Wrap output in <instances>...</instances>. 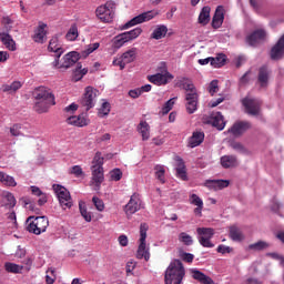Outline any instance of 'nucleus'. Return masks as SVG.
I'll return each mask as SVG.
<instances>
[{
	"label": "nucleus",
	"instance_id": "nucleus-1",
	"mask_svg": "<svg viewBox=\"0 0 284 284\" xmlns=\"http://www.w3.org/2000/svg\"><path fill=\"white\" fill-rule=\"evenodd\" d=\"M32 97L34 99L33 110L38 114H45L52 105H57L54 94L45 87L36 88L32 92Z\"/></svg>",
	"mask_w": 284,
	"mask_h": 284
},
{
	"label": "nucleus",
	"instance_id": "nucleus-2",
	"mask_svg": "<svg viewBox=\"0 0 284 284\" xmlns=\"http://www.w3.org/2000/svg\"><path fill=\"white\" fill-rule=\"evenodd\" d=\"M185 277V267L180 260H174L164 273L165 284H181Z\"/></svg>",
	"mask_w": 284,
	"mask_h": 284
},
{
	"label": "nucleus",
	"instance_id": "nucleus-3",
	"mask_svg": "<svg viewBox=\"0 0 284 284\" xmlns=\"http://www.w3.org/2000/svg\"><path fill=\"white\" fill-rule=\"evenodd\" d=\"M27 223H29L27 226L28 232L36 234L37 236H39V234H43L50 225V221L47 216H29Z\"/></svg>",
	"mask_w": 284,
	"mask_h": 284
},
{
	"label": "nucleus",
	"instance_id": "nucleus-4",
	"mask_svg": "<svg viewBox=\"0 0 284 284\" xmlns=\"http://www.w3.org/2000/svg\"><path fill=\"white\" fill-rule=\"evenodd\" d=\"M99 90L94 89V87H87L84 89V93L82 98L80 99V105L85 110V112H89V110H92L97 105V100L99 99Z\"/></svg>",
	"mask_w": 284,
	"mask_h": 284
},
{
	"label": "nucleus",
	"instance_id": "nucleus-5",
	"mask_svg": "<svg viewBox=\"0 0 284 284\" xmlns=\"http://www.w3.org/2000/svg\"><path fill=\"white\" fill-rule=\"evenodd\" d=\"M148 224L142 223L140 225V245L136 252V258H144V261H150V248L145 244V239H148Z\"/></svg>",
	"mask_w": 284,
	"mask_h": 284
},
{
	"label": "nucleus",
	"instance_id": "nucleus-6",
	"mask_svg": "<svg viewBox=\"0 0 284 284\" xmlns=\"http://www.w3.org/2000/svg\"><path fill=\"white\" fill-rule=\"evenodd\" d=\"M197 241L202 247H214V243H212V239H214V229L212 227H197L196 229Z\"/></svg>",
	"mask_w": 284,
	"mask_h": 284
},
{
	"label": "nucleus",
	"instance_id": "nucleus-7",
	"mask_svg": "<svg viewBox=\"0 0 284 284\" xmlns=\"http://www.w3.org/2000/svg\"><path fill=\"white\" fill-rule=\"evenodd\" d=\"M53 190L59 199L61 207L70 210V207H72V196L70 195V191L59 184H53Z\"/></svg>",
	"mask_w": 284,
	"mask_h": 284
},
{
	"label": "nucleus",
	"instance_id": "nucleus-8",
	"mask_svg": "<svg viewBox=\"0 0 284 284\" xmlns=\"http://www.w3.org/2000/svg\"><path fill=\"white\" fill-rule=\"evenodd\" d=\"M161 72L162 73L149 75L148 81H150V83H154V85H168V80L170 79L172 81V79H174V75L168 71L164 63L161 67Z\"/></svg>",
	"mask_w": 284,
	"mask_h": 284
},
{
	"label": "nucleus",
	"instance_id": "nucleus-9",
	"mask_svg": "<svg viewBox=\"0 0 284 284\" xmlns=\"http://www.w3.org/2000/svg\"><path fill=\"white\" fill-rule=\"evenodd\" d=\"M136 61V48L125 51L120 58L113 60V65H118L120 70H125L128 63Z\"/></svg>",
	"mask_w": 284,
	"mask_h": 284
},
{
	"label": "nucleus",
	"instance_id": "nucleus-10",
	"mask_svg": "<svg viewBox=\"0 0 284 284\" xmlns=\"http://www.w3.org/2000/svg\"><path fill=\"white\" fill-rule=\"evenodd\" d=\"M203 123L206 125H213L216 130H225V119L221 112H213L210 115L203 118Z\"/></svg>",
	"mask_w": 284,
	"mask_h": 284
},
{
	"label": "nucleus",
	"instance_id": "nucleus-11",
	"mask_svg": "<svg viewBox=\"0 0 284 284\" xmlns=\"http://www.w3.org/2000/svg\"><path fill=\"white\" fill-rule=\"evenodd\" d=\"M155 17L156 13H154V11L143 12L123 24L121 30H128L130 28H133V26H139V23H145V21H152V19H154Z\"/></svg>",
	"mask_w": 284,
	"mask_h": 284
},
{
	"label": "nucleus",
	"instance_id": "nucleus-12",
	"mask_svg": "<svg viewBox=\"0 0 284 284\" xmlns=\"http://www.w3.org/2000/svg\"><path fill=\"white\" fill-rule=\"evenodd\" d=\"M242 104L244 105L247 114H251V116H258L262 105L258 99L244 98L242 100Z\"/></svg>",
	"mask_w": 284,
	"mask_h": 284
},
{
	"label": "nucleus",
	"instance_id": "nucleus-13",
	"mask_svg": "<svg viewBox=\"0 0 284 284\" xmlns=\"http://www.w3.org/2000/svg\"><path fill=\"white\" fill-rule=\"evenodd\" d=\"M141 210V196L139 193H134L131 195L129 203L124 207V212L126 216H132V214H136Z\"/></svg>",
	"mask_w": 284,
	"mask_h": 284
},
{
	"label": "nucleus",
	"instance_id": "nucleus-14",
	"mask_svg": "<svg viewBox=\"0 0 284 284\" xmlns=\"http://www.w3.org/2000/svg\"><path fill=\"white\" fill-rule=\"evenodd\" d=\"M49 52H54L55 60L53 61V68L59 65V59H61V54H63L64 50L63 47L59 43V37H53L48 47Z\"/></svg>",
	"mask_w": 284,
	"mask_h": 284
},
{
	"label": "nucleus",
	"instance_id": "nucleus-15",
	"mask_svg": "<svg viewBox=\"0 0 284 284\" xmlns=\"http://www.w3.org/2000/svg\"><path fill=\"white\" fill-rule=\"evenodd\" d=\"M266 37L265 29H257L246 37V43L252 48H256L261 41H265Z\"/></svg>",
	"mask_w": 284,
	"mask_h": 284
},
{
	"label": "nucleus",
	"instance_id": "nucleus-16",
	"mask_svg": "<svg viewBox=\"0 0 284 284\" xmlns=\"http://www.w3.org/2000/svg\"><path fill=\"white\" fill-rule=\"evenodd\" d=\"M272 77V71L270 67L262 65L257 71V83L260 88H267L270 85V78Z\"/></svg>",
	"mask_w": 284,
	"mask_h": 284
},
{
	"label": "nucleus",
	"instance_id": "nucleus-17",
	"mask_svg": "<svg viewBox=\"0 0 284 284\" xmlns=\"http://www.w3.org/2000/svg\"><path fill=\"white\" fill-rule=\"evenodd\" d=\"M79 59H81L79 52L71 51L63 57L62 64H58L55 68H58L59 70H68L69 68H72V65H74V63H77Z\"/></svg>",
	"mask_w": 284,
	"mask_h": 284
},
{
	"label": "nucleus",
	"instance_id": "nucleus-18",
	"mask_svg": "<svg viewBox=\"0 0 284 284\" xmlns=\"http://www.w3.org/2000/svg\"><path fill=\"white\" fill-rule=\"evenodd\" d=\"M185 108L187 114H194L199 110V93L185 94Z\"/></svg>",
	"mask_w": 284,
	"mask_h": 284
},
{
	"label": "nucleus",
	"instance_id": "nucleus-19",
	"mask_svg": "<svg viewBox=\"0 0 284 284\" xmlns=\"http://www.w3.org/2000/svg\"><path fill=\"white\" fill-rule=\"evenodd\" d=\"M252 128V124L246 121L235 122L232 128L229 129V132L233 134V136H241L244 132H247Z\"/></svg>",
	"mask_w": 284,
	"mask_h": 284
},
{
	"label": "nucleus",
	"instance_id": "nucleus-20",
	"mask_svg": "<svg viewBox=\"0 0 284 284\" xmlns=\"http://www.w3.org/2000/svg\"><path fill=\"white\" fill-rule=\"evenodd\" d=\"M284 55V34L278 39L276 44L271 49V59L273 61H278L283 59Z\"/></svg>",
	"mask_w": 284,
	"mask_h": 284
},
{
	"label": "nucleus",
	"instance_id": "nucleus-21",
	"mask_svg": "<svg viewBox=\"0 0 284 284\" xmlns=\"http://www.w3.org/2000/svg\"><path fill=\"white\" fill-rule=\"evenodd\" d=\"M0 42L9 52H17V41L8 32H0Z\"/></svg>",
	"mask_w": 284,
	"mask_h": 284
},
{
	"label": "nucleus",
	"instance_id": "nucleus-22",
	"mask_svg": "<svg viewBox=\"0 0 284 284\" xmlns=\"http://www.w3.org/2000/svg\"><path fill=\"white\" fill-rule=\"evenodd\" d=\"M223 21H225V9L223 6H219L212 19V28H214V30H219V28L223 26Z\"/></svg>",
	"mask_w": 284,
	"mask_h": 284
},
{
	"label": "nucleus",
	"instance_id": "nucleus-23",
	"mask_svg": "<svg viewBox=\"0 0 284 284\" xmlns=\"http://www.w3.org/2000/svg\"><path fill=\"white\" fill-rule=\"evenodd\" d=\"M204 185L209 190H214L216 192L219 190H225V187H229L230 181H227V180H206L204 182Z\"/></svg>",
	"mask_w": 284,
	"mask_h": 284
},
{
	"label": "nucleus",
	"instance_id": "nucleus-24",
	"mask_svg": "<svg viewBox=\"0 0 284 284\" xmlns=\"http://www.w3.org/2000/svg\"><path fill=\"white\" fill-rule=\"evenodd\" d=\"M175 161V172L178 179H181V181H187V169L185 168V161H183L181 156H176Z\"/></svg>",
	"mask_w": 284,
	"mask_h": 284
},
{
	"label": "nucleus",
	"instance_id": "nucleus-25",
	"mask_svg": "<svg viewBox=\"0 0 284 284\" xmlns=\"http://www.w3.org/2000/svg\"><path fill=\"white\" fill-rule=\"evenodd\" d=\"M69 125H75V128H85L90 125V120L85 115H72L67 119Z\"/></svg>",
	"mask_w": 284,
	"mask_h": 284
},
{
	"label": "nucleus",
	"instance_id": "nucleus-26",
	"mask_svg": "<svg viewBox=\"0 0 284 284\" xmlns=\"http://www.w3.org/2000/svg\"><path fill=\"white\" fill-rule=\"evenodd\" d=\"M95 13L102 23H110L112 22V19H114V14L110 10L105 9V7H98Z\"/></svg>",
	"mask_w": 284,
	"mask_h": 284
},
{
	"label": "nucleus",
	"instance_id": "nucleus-27",
	"mask_svg": "<svg viewBox=\"0 0 284 284\" xmlns=\"http://www.w3.org/2000/svg\"><path fill=\"white\" fill-rule=\"evenodd\" d=\"M220 163L224 170H230V168H236L239 165V159L236 155H223L220 159Z\"/></svg>",
	"mask_w": 284,
	"mask_h": 284
},
{
	"label": "nucleus",
	"instance_id": "nucleus-28",
	"mask_svg": "<svg viewBox=\"0 0 284 284\" xmlns=\"http://www.w3.org/2000/svg\"><path fill=\"white\" fill-rule=\"evenodd\" d=\"M48 24L43 22H39L38 28L34 30L33 41L36 43H43V39H45L48 31H45Z\"/></svg>",
	"mask_w": 284,
	"mask_h": 284
},
{
	"label": "nucleus",
	"instance_id": "nucleus-29",
	"mask_svg": "<svg viewBox=\"0 0 284 284\" xmlns=\"http://www.w3.org/2000/svg\"><path fill=\"white\" fill-rule=\"evenodd\" d=\"M192 277L195 281H199V283H201V284H215L214 280H212V277L205 275V273H203L199 270H193L192 271Z\"/></svg>",
	"mask_w": 284,
	"mask_h": 284
},
{
	"label": "nucleus",
	"instance_id": "nucleus-30",
	"mask_svg": "<svg viewBox=\"0 0 284 284\" xmlns=\"http://www.w3.org/2000/svg\"><path fill=\"white\" fill-rule=\"evenodd\" d=\"M192 277L195 281H199V283H201V284H215L214 280H212V277L205 275V273H203L199 270H193L192 271Z\"/></svg>",
	"mask_w": 284,
	"mask_h": 284
},
{
	"label": "nucleus",
	"instance_id": "nucleus-31",
	"mask_svg": "<svg viewBox=\"0 0 284 284\" xmlns=\"http://www.w3.org/2000/svg\"><path fill=\"white\" fill-rule=\"evenodd\" d=\"M192 277L195 281H199V283H201V284H215L214 280H212V277L205 275V273H203L199 270H193L192 271Z\"/></svg>",
	"mask_w": 284,
	"mask_h": 284
},
{
	"label": "nucleus",
	"instance_id": "nucleus-32",
	"mask_svg": "<svg viewBox=\"0 0 284 284\" xmlns=\"http://www.w3.org/2000/svg\"><path fill=\"white\" fill-rule=\"evenodd\" d=\"M203 141H205V133L201 131H195L189 140V145L191 148H199V145H201Z\"/></svg>",
	"mask_w": 284,
	"mask_h": 284
},
{
	"label": "nucleus",
	"instance_id": "nucleus-33",
	"mask_svg": "<svg viewBox=\"0 0 284 284\" xmlns=\"http://www.w3.org/2000/svg\"><path fill=\"white\" fill-rule=\"evenodd\" d=\"M190 203L191 205H196V207L194 209V214H196V216H201L203 212V200H201L199 195L193 193L190 195Z\"/></svg>",
	"mask_w": 284,
	"mask_h": 284
},
{
	"label": "nucleus",
	"instance_id": "nucleus-34",
	"mask_svg": "<svg viewBox=\"0 0 284 284\" xmlns=\"http://www.w3.org/2000/svg\"><path fill=\"white\" fill-rule=\"evenodd\" d=\"M229 236L231 241H235L236 243H241V241H245V235L243 234V231L239 229L237 226H231Z\"/></svg>",
	"mask_w": 284,
	"mask_h": 284
},
{
	"label": "nucleus",
	"instance_id": "nucleus-35",
	"mask_svg": "<svg viewBox=\"0 0 284 284\" xmlns=\"http://www.w3.org/2000/svg\"><path fill=\"white\" fill-rule=\"evenodd\" d=\"M91 172H92V181L95 187H101V183L105 181V178L103 175V169H91Z\"/></svg>",
	"mask_w": 284,
	"mask_h": 284
},
{
	"label": "nucleus",
	"instance_id": "nucleus-36",
	"mask_svg": "<svg viewBox=\"0 0 284 284\" xmlns=\"http://www.w3.org/2000/svg\"><path fill=\"white\" fill-rule=\"evenodd\" d=\"M0 183L6 187H17V181L12 175H8L3 171H0Z\"/></svg>",
	"mask_w": 284,
	"mask_h": 284
},
{
	"label": "nucleus",
	"instance_id": "nucleus-37",
	"mask_svg": "<svg viewBox=\"0 0 284 284\" xmlns=\"http://www.w3.org/2000/svg\"><path fill=\"white\" fill-rule=\"evenodd\" d=\"M138 132L142 136V141L150 139V124L145 121H141L138 125Z\"/></svg>",
	"mask_w": 284,
	"mask_h": 284
},
{
	"label": "nucleus",
	"instance_id": "nucleus-38",
	"mask_svg": "<svg viewBox=\"0 0 284 284\" xmlns=\"http://www.w3.org/2000/svg\"><path fill=\"white\" fill-rule=\"evenodd\" d=\"M87 74H88V69L87 68L83 69V65H81V62H78L75 69L73 70L72 79L74 81H81L83 77H85Z\"/></svg>",
	"mask_w": 284,
	"mask_h": 284
},
{
	"label": "nucleus",
	"instance_id": "nucleus-39",
	"mask_svg": "<svg viewBox=\"0 0 284 284\" xmlns=\"http://www.w3.org/2000/svg\"><path fill=\"white\" fill-rule=\"evenodd\" d=\"M211 8L210 7H203L200 16H199V23L201 26H207L210 23V12H211Z\"/></svg>",
	"mask_w": 284,
	"mask_h": 284
},
{
	"label": "nucleus",
	"instance_id": "nucleus-40",
	"mask_svg": "<svg viewBox=\"0 0 284 284\" xmlns=\"http://www.w3.org/2000/svg\"><path fill=\"white\" fill-rule=\"evenodd\" d=\"M165 34H168V27L165 24H161L153 30L151 39H155L156 41H159V39H163Z\"/></svg>",
	"mask_w": 284,
	"mask_h": 284
},
{
	"label": "nucleus",
	"instance_id": "nucleus-41",
	"mask_svg": "<svg viewBox=\"0 0 284 284\" xmlns=\"http://www.w3.org/2000/svg\"><path fill=\"white\" fill-rule=\"evenodd\" d=\"M227 61V55L219 53L215 58H211V65L213 68H223Z\"/></svg>",
	"mask_w": 284,
	"mask_h": 284
},
{
	"label": "nucleus",
	"instance_id": "nucleus-42",
	"mask_svg": "<svg viewBox=\"0 0 284 284\" xmlns=\"http://www.w3.org/2000/svg\"><path fill=\"white\" fill-rule=\"evenodd\" d=\"M124 43H129L128 39L125 38V33H120L112 40V45L115 50L123 48Z\"/></svg>",
	"mask_w": 284,
	"mask_h": 284
},
{
	"label": "nucleus",
	"instance_id": "nucleus-43",
	"mask_svg": "<svg viewBox=\"0 0 284 284\" xmlns=\"http://www.w3.org/2000/svg\"><path fill=\"white\" fill-rule=\"evenodd\" d=\"M143 33V29L141 28H135L131 31H126V32H123L124 37L126 38V41H134V39H139V37H141V34Z\"/></svg>",
	"mask_w": 284,
	"mask_h": 284
},
{
	"label": "nucleus",
	"instance_id": "nucleus-44",
	"mask_svg": "<svg viewBox=\"0 0 284 284\" xmlns=\"http://www.w3.org/2000/svg\"><path fill=\"white\" fill-rule=\"evenodd\" d=\"M12 23H14V21L9 16L2 17L1 19L2 30L0 32H7V33L12 32Z\"/></svg>",
	"mask_w": 284,
	"mask_h": 284
},
{
	"label": "nucleus",
	"instance_id": "nucleus-45",
	"mask_svg": "<svg viewBox=\"0 0 284 284\" xmlns=\"http://www.w3.org/2000/svg\"><path fill=\"white\" fill-rule=\"evenodd\" d=\"M4 270L11 274H21V272H23V266L11 262H7L4 264Z\"/></svg>",
	"mask_w": 284,
	"mask_h": 284
},
{
	"label": "nucleus",
	"instance_id": "nucleus-46",
	"mask_svg": "<svg viewBox=\"0 0 284 284\" xmlns=\"http://www.w3.org/2000/svg\"><path fill=\"white\" fill-rule=\"evenodd\" d=\"M103 155L98 151L92 160L91 169L103 170Z\"/></svg>",
	"mask_w": 284,
	"mask_h": 284
},
{
	"label": "nucleus",
	"instance_id": "nucleus-47",
	"mask_svg": "<svg viewBox=\"0 0 284 284\" xmlns=\"http://www.w3.org/2000/svg\"><path fill=\"white\" fill-rule=\"evenodd\" d=\"M78 38H79V28H77V24H72L65 34V39L67 41H77Z\"/></svg>",
	"mask_w": 284,
	"mask_h": 284
},
{
	"label": "nucleus",
	"instance_id": "nucleus-48",
	"mask_svg": "<svg viewBox=\"0 0 284 284\" xmlns=\"http://www.w3.org/2000/svg\"><path fill=\"white\" fill-rule=\"evenodd\" d=\"M267 247H270V244L265 241H258L248 245V250L253 252H262V250H267Z\"/></svg>",
	"mask_w": 284,
	"mask_h": 284
},
{
	"label": "nucleus",
	"instance_id": "nucleus-49",
	"mask_svg": "<svg viewBox=\"0 0 284 284\" xmlns=\"http://www.w3.org/2000/svg\"><path fill=\"white\" fill-rule=\"evenodd\" d=\"M155 178L160 183H165V168L161 164L155 165Z\"/></svg>",
	"mask_w": 284,
	"mask_h": 284
},
{
	"label": "nucleus",
	"instance_id": "nucleus-50",
	"mask_svg": "<svg viewBox=\"0 0 284 284\" xmlns=\"http://www.w3.org/2000/svg\"><path fill=\"white\" fill-rule=\"evenodd\" d=\"M176 99L178 98H172L170 100H168L163 108H162V114L165 115V114H170V111L174 108V103H176Z\"/></svg>",
	"mask_w": 284,
	"mask_h": 284
},
{
	"label": "nucleus",
	"instance_id": "nucleus-51",
	"mask_svg": "<svg viewBox=\"0 0 284 284\" xmlns=\"http://www.w3.org/2000/svg\"><path fill=\"white\" fill-rule=\"evenodd\" d=\"M4 199L7 201L6 207H9V210H12V207H14V205H17V199L14 197V194L7 192L4 194Z\"/></svg>",
	"mask_w": 284,
	"mask_h": 284
},
{
	"label": "nucleus",
	"instance_id": "nucleus-52",
	"mask_svg": "<svg viewBox=\"0 0 284 284\" xmlns=\"http://www.w3.org/2000/svg\"><path fill=\"white\" fill-rule=\"evenodd\" d=\"M179 241L180 243H183L184 245H192L194 243V240H192V236L185 232H182L179 234Z\"/></svg>",
	"mask_w": 284,
	"mask_h": 284
},
{
	"label": "nucleus",
	"instance_id": "nucleus-53",
	"mask_svg": "<svg viewBox=\"0 0 284 284\" xmlns=\"http://www.w3.org/2000/svg\"><path fill=\"white\" fill-rule=\"evenodd\" d=\"M108 114H110V103L103 102L101 108L98 111V116L103 118V116H108Z\"/></svg>",
	"mask_w": 284,
	"mask_h": 284
},
{
	"label": "nucleus",
	"instance_id": "nucleus-54",
	"mask_svg": "<svg viewBox=\"0 0 284 284\" xmlns=\"http://www.w3.org/2000/svg\"><path fill=\"white\" fill-rule=\"evenodd\" d=\"M92 203L98 212H103L105 210V204L103 203V200L99 199L98 196L92 197Z\"/></svg>",
	"mask_w": 284,
	"mask_h": 284
},
{
	"label": "nucleus",
	"instance_id": "nucleus-55",
	"mask_svg": "<svg viewBox=\"0 0 284 284\" xmlns=\"http://www.w3.org/2000/svg\"><path fill=\"white\" fill-rule=\"evenodd\" d=\"M79 207L81 216L84 219V221H87V223H90L92 221V214L88 212V209H85L83 204H79Z\"/></svg>",
	"mask_w": 284,
	"mask_h": 284
},
{
	"label": "nucleus",
	"instance_id": "nucleus-56",
	"mask_svg": "<svg viewBox=\"0 0 284 284\" xmlns=\"http://www.w3.org/2000/svg\"><path fill=\"white\" fill-rule=\"evenodd\" d=\"M207 91L211 94V97H214V94L219 92V80H212L209 84Z\"/></svg>",
	"mask_w": 284,
	"mask_h": 284
},
{
	"label": "nucleus",
	"instance_id": "nucleus-57",
	"mask_svg": "<svg viewBox=\"0 0 284 284\" xmlns=\"http://www.w3.org/2000/svg\"><path fill=\"white\" fill-rule=\"evenodd\" d=\"M100 45L101 44L99 42L89 44L87 49L83 51L84 57H89V54H92V52H94L95 50H99Z\"/></svg>",
	"mask_w": 284,
	"mask_h": 284
},
{
	"label": "nucleus",
	"instance_id": "nucleus-58",
	"mask_svg": "<svg viewBox=\"0 0 284 284\" xmlns=\"http://www.w3.org/2000/svg\"><path fill=\"white\" fill-rule=\"evenodd\" d=\"M55 270L54 268H49L47 271V276H45V283L47 284H54V278H55Z\"/></svg>",
	"mask_w": 284,
	"mask_h": 284
},
{
	"label": "nucleus",
	"instance_id": "nucleus-59",
	"mask_svg": "<svg viewBox=\"0 0 284 284\" xmlns=\"http://www.w3.org/2000/svg\"><path fill=\"white\" fill-rule=\"evenodd\" d=\"M231 148L232 150H235V152H239L240 154H245V152H247V150L245 149V146L241 144V142H232Z\"/></svg>",
	"mask_w": 284,
	"mask_h": 284
},
{
	"label": "nucleus",
	"instance_id": "nucleus-60",
	"mask_svg": "<svg viewBox=\"0 0 284 284\" xmlns=\"http://www.w3.org/2000/svg\"><path fill=\"white\" fill-rule=\"evenodd\" d=\"M10 134L11 136H22L23 133L21 132V124H13L10 128Z\"/></svg>",
	"mask_w": 284,
	"mask_h": 284
},
{
	"label": "nucleus",
	"instance_id": "nucleus-61",
	"mask_svg": "<svg viewBox=\"0 0 284 284\" xmlns=\"http://www.w3.org/2000/svg\"><path fill=\"white\" fill-rule=\"evenodd\" d=\"M112 181H121L123 179V172H121V169H114L110 172Z\"/></svg>",
	"mask_w": 284,
	"mask_h": 284
},
{
	"label": "nucleus",
	"instance_id": "nucleus-62",
	"mask_svg": "<svg viewBox=\"0 0 284 284\" xmlns=\"http://www.w3.org/2000/svg\"><path fill=\"white\" fill-rule=\"evenodd\" d=\"M183 89L185 90V94H196V88L192 83H184Z\"/></svg>",
	"mask_w": 284,
	"mask_h": 284
},
{
	"label": "nucleus",
	"instance_id": "nucleus-63",
	"mask_svg": "<svg viewBox=\"0 0 284 284\" xmlns=\"http://www.w3.org/2000/svg\"><path fill=\"white\" fill-rule=\"evenodd\" d=\"M100 8H105V10H110L114 14V10L116 9V2L110 0L106 1L104 6H100Z\"/></svg>",
	"mask_w": 284,
	"mask_h": 284
},
{
	"label": "nucleus",
	"instance_id": "nucleus-64",
	"mask_svg": "<svg viewBox=\"0 0 284 284\" xmlns=\"http://www.w3.org/2000/svg\"><path fill=\"white\" fill-rule=\"evenodd\" d=\"M112 139V135L110 133H104L103 135L95 139L97 143H103L104 141H110Z\"/></svg>",
	"mask_w": 284,
	"mask_h": 284
}]
</instances>
